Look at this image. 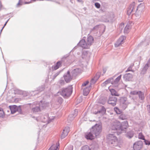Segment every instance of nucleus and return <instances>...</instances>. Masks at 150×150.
<instances>
[{
  "instance_id": "nucleus-22",
  "label": "nucleus",
  "mask_w": 150,
  "mask_h": 150,
  "mask_svg": "<svg viewBox=\"0 0 150 150\" xmlns=\"http://www.w3.org/2000/svg\"><path fill=\"white\" fill-rule=\"evenodd\" d=\"M88 45L90 47L92 45L93 42V38L91 36H90L88 37L86 41Z\"/></svg>"
},
{
  "instance_id": "nucleus-34",
  "label": "nucleus",
  "mask_w": 150,
  "mask_h": 150,
  "mask_svg": "<svg viewBox=\"0 0 150 150\" xmlns=\"http://www.w3.org/2000/svg\"><path fill=\"white\" fill-rule=\"evenodd\" d=\"M59 146V145H55L53 144L51 146L48 150H58V146Z\"/></svg>"
},
{
  "instance_id": "nucleus-58",
  "label": "nucleus",
  "mask_w": 150,
  "mask_h": 150,
  "mask_svg": "<svg viewBox=\"0 0 150 150\" xmlns=\"http://www.w3.org/2000/svg\"><path fill=\"white\" fill-rule=\"evenodd\" d=\"M30 3V2H25V4H29Z\"/></svg>"
},
{
  "instance_id": "nucleus-30",
  "label": "nucleus",
  "mask_w": 150,
  "mask_h": 150,
  "mask_svg": "<svg viewBox=\"0 0 150 150\" xmlns=\"http://www.w3.org/2000/svg\"><path fill=\"white\" fill-rule=\"evenodd\" d=\"M106 112V109L103 106L101 107L100 110L98 111L96 114H97L98 113H100L102 115L105 114Z\"/></svg>"
},
{
  "instance_id": "nucleus-64",
  "label": "nucleus",
  "mask_w": 150,
  "mask_h": 150,
  "mask_svg": "<svg viewBox=\"0 0 150 150\" xmlns=\"http://www.w3.org/2000/svg\"><path fill=\"white\" fill-rule=\"evenodd\" d=\"M55 2L56 3H57L59 4V3H58V2H57V1H55Z\"/></svg>"
},
{
  "instance_id": "nucleus-59",
  "label": "nucleus",
  "mask_w": 150,
  "mask_h": 150,
  "mask_svg": "<svg viewBox=\"0 0 150 150\" xmlns=\"http://www.w3.org/2000/svg\"><path fill=\"white\" fill-rule=\"evenodd\" d=\"M77 0L78 2H81L82 1V0Z\"/></svg>"
},
{
  "instance_id": "nucleus-25",
  "label": "nucleus",
  "mask_w": 150,
  "mask_h": 150,
  "mask_svg": "<svg viewBox=\"0 0 150 150\" xmlns=\"http://www.w3.org/2000/svg\"><path fill=\"white\" fill-rule=\"evenodd\" d=\"M149 67H150V65L146 63L142 70L141 74H144L146 73Z\"/></svg>"
},
{
  "instance_id": "nucleus-48",
  "label": "nucleus",
  "mask_w": 150,
  "mask_h": 150,
  "mask_svg": "<svg viewBox=\"0 0 150 150\" xmlns=\"http://www.w3.org/2000/svg\"><path fill=\"white\" fill-rule=\"evenodd\" d=\"M97 81V80H96V79H94V78H92L91 79L90 82L91 85H92L94 84Z\"/></svg>"
},
{
  "instance_id": "nucleus-8",
  "label": "nucleus",
  "mask_w": 150,
  "mask_h": 150,
  "mask_svg": "<svg viewBox=\"0 0 150 150\" xmlns=\"http://www.w3.org/2000/svg\"><path fill=\"white\" fill-rule=\"evenodd\" d=\"M129 103L127 100L126 98L123 97L121 98L120 105L123 109H125Z\"/></svg>"
},
{
  "instance_id": "nucleus-43",
  "label": "nucleus",
  "mask_w": 150,
  "mask_h": 150,
  "mask_svg": "<svg viewBox=\"0 0 150 150\" xmlns=\"http://www.w3.org/2000/svg\"><path fill=\"white\" fill-rule=\"evenodd\" d=\"M100 73L99 72L97 73L96 74V75L94 77V79H96V80H97L100 77Z\"/></svg>"
},
{
  "instance_id": "nucleus-28",
  "label": "nucleus",
  "mask_w": 150,
  "mask_h": 150,
  "mask_svg": "<svg viewBox=\"0 0 150 150\" xmlns=\"http://www.w3.org/2000/svg\"><path fill=\"white\" fill-rule=\"evenodd\" d=\"M61 62L60 61L58 62H57L56 64L54 66H53L52 67V69L53 70H56L61 65Z\"/></svg>"
},
{
  "instance_id": "nucleus-18",
  "label": "nucleus",
  "mask_w": 150,
  "mask_h": 150,
  "mask_svg": "<svg viewBox=\"0 0 150 150\" xmlns=\"http://www.w3.org/2000/svg\"><path fill=\"white\" fill-rule=\"evenodd\" d=\"M128 122L127 121L123 122L121 125L120 123V129L121 130V131H122L124 129H126L128 127Z\"/></svg>"
},
{
  "instance_id": "nucleus-51",
  "label": "nucleus",
  "mask_w": 150,
  "mask_h": 150,
  "mask_svg": "<svg viewBox=\"0 0 150 150\" xmlns=\"http://www.w3.org/2000/svg\"><path fill=\"white\" fill-rule=\"evenodd\" d=\"M22 0H19V1L17 4V6L19 7L22 4Z\"/></svg>"
},
{
  "instance_id": "nucleus-41",
  "label": "nucleus",
  "mask_w": 150,
  "mask_h": 150,
  "mask_svg": "<svg viewBox=\"0 0 150 150\" xmlns=\"http://www.w3.org/2000/svg\"><path fill=\"white\" fill-rule=\"evenodd\" d=\"M138 138L139 139L144 140L145 139L144 136L142 133H140L138 135Z\"/></svg>"
},
{
  "instance_id": "nucleus-19",
  "label": "nucleus",
  "mask_w": 150,
  "mask_h": 150,
  "mask_svg": "<svg viewBox=\"0 0 150 150\" xmlns=\"http://www.w3.org/2000/svg\"><path fill=\"white\" fill-rule=\"evenodd\" d=\"M40 120L43 122L46 123L47 124L49 123L48 115L46 114L45 115L41 116Z\"/></svg>"
},
{
  "instance_id": "nucleus-16",
  "label": "nucleus",
  "mask_w": 150,
  "mask_h": 150,
  "mask_svg": "<svg viewBox=\"0 0 150 150\" xmlns=\"http://www.w3.org/2000/svg\"><path fill=\"white\" fill-rule=\"evenodd\" d=\"M126 37L124 36H122L118 39L115 45V47H117L120 46V45L123 43V41L125 39Z\"/></svg>"
},
{
  "instance_id": "nucleus-42",
  "label": "nucleus",
  "mask_w": 150,
  "mask_h": 150,
  "mask_svg": "<svg viewBox=\"0 0 150 150\" xmlns=\"http://www.w3.org/2000/svg\"><path fill=\"white\" fill-rule=\"evenodd\" d=\"M81 150H91L88 146H85L82 147Z\"/></svg>"
},
{
  "instance_id": "nucleus-11",
  "label": "nucleus",
  "mask_w": 150,
  "mask_h": 150,
  "mask_svg": "<svg viewBox=\"0 0 150 150\" xmlns=\"http://www.w3.org/2000/svg\"><path fill=\"white\" fill-rule=\"evenodd\" d=\"M117 100L116 98L113 96H112L110 97L108 101V103L112 106H114L116 104Z\"/></svg>"
},
{
  "instance_id": "nucleus-1",
  "label": "nucleus",
  "mask_w": 150,
  "mask_h": 150,
  "mask_svg": "<svg viewBox=\"0 0 150 150\" xmlns=\"http://www.w3.org/2000/svg\"><path fill=\"white\" fill-rule=\"evenodd\" d=\"M116 133H117V132H115L114 134H109L107 136V139L109 144L111 146L120 147L121 143L119 141L117 140V137L115 135Z\"/></svg>"
},
{
  "instance_id": "nucleus-32",
  "label": "nucleus",
  "mask_w": 150,
  "mask_h": 150,
  "mask_svg": "<svg viewBox=\"0 0 150 150\" xmlns=\"http://www.w3.org/2000/svg\"><path fill=\"white\" fill-rule=\"evenodd\" d=\"M138 95L139 96V98L141 100H143L144 99V94L143 92L141 91H139V93Z\"/></svg>"
},
{
  "instance_id": "nucleus-21",
  "label": "nucleus",
  "mask_w": 150,
  "mask_h": 150,
  "mask_svg": "<svg viewBox=\"0 0 150 150\" xmlns=\"http://www.w3.org/2000/svg\"><path fill=\"white\" fill-rule=\"evenodd\" d=\"M81 72V69L79 68H76L73 70L72 71V74L74 76H76Z\"/></svg>"
},
{
  "instance_id": "nucleus-20",
  "label": "nucleus",
  "mask_w": 150,
  "mask_h": 150,
  "mask_svg": "<svg viewBox=\"0 0 150 150\" xmlns=\"http://www.w3.org/2000/svg\"><path fill=\"white\" fill-rule=\"evenodd\" d=\"M95 136L94 134L90 131V132L87 133L86 134V138L88 139L92 140L94 139L95 138Z\"/></svg>"
},
{
  "instance_id": "nucleus-40",
  "label": "nucleus",
  "mask_w": 150,
  "mask_h": 150,
  "mask_svg": "<svg viewBox=\"0 0 150 150\" xmlns=\"http://www.w3.org/2000/svg\"><path fill=\"white\" fill-rule=\"evenodd\" d=\"M4 116V112L2 108H0V117L3 118Z\"/></svg>"
},
{
  "instance_id": "nucleus-50",
  "label": "nucleus",
  "mask_w": 150,
  "mask_h": 150,
  "mask_svg": "<svg viewBox=\"0 0 150 150\" xmlns=\"http://www.w3.org/2000/svg\"><path fill=\"white\" fill-rule=\"evenodd\" d=\"M89 83V81H87L83 83L81 87L82 88H84L83 87L86 86Z\"/></svg>"
},
{
  "instance_id": "nucleus-37",
  "label": "nucleus",
  "mask_w": 150,
  "mask_h": 150,
  "mask_svg": "<svg viewBox=\"0 0 150 150\" xmlns=\"http://www.w3.org/2000/svg\"><path fill=\"white\" fill-rule=\"evenodd\" d=\"M114 110L117 114H120L122 112L121 110L119 109L118 108L115 107L114 108Z\"/></svg>"
},
{
  "instance_id": "nucleus-5",
  "label": "nucleus",
  "mask_w": 150,
  "mask_h": 150,
  "mask_svg": "<svg viewBox=\"0 0 150 150\" xmlns=\"http://www.w3.org/2000/svg\"><path fill=\"white\" fill-rule=\"evenodd\" d=\"M103 28V26L100 25H97L91 29L90 33L93 35H96L98 33H100L101 30Z\"/></svg>"
},
{
  "instance_id": "nucleus-35",
  "label": "nucleus",
  "mask_w": 150,
  "mask_h": 150,
  "mask_svg": "<svg viewBox=\"0 0 150 150\" xmlns=\"http://www.w3.org/2000/svg\"><path fill=\"white\" fill-rule=\"evenodd\" d=\"M119 118L121 120H123L127 119V117L125 114L122 113L120 115Z\"/></svg>"
},
{
  "instance_id": "nucleus-63",
  "label": "nucleus",
  "mask_w": 150,
  "mask_h": 150,
  "mask_svg": "<svg viewBox=\"0 0 150 150\" xmlns=\"http://www.w3.org/2000/svg\"><path fill=\"white\" fill-rule=\"evenodd\" d=\"M80 99H81L80 100V101H79V102H80L82 101V99H81V98Z\"/></svg>"
},
{
  "instance_id": "nucleus-49",
  "label": "nucleus",
  "mask_w": 150,
  "mask_h": 150,
  "mask_svg": "<svg viewBox=\"0 0 150 150\" xmlns=\"http://www.w3.org/2000/svg\"><path fill=\"white\" fill-rule=\"evenodd\" d=\"M54 116H52L50 117L48 116V121L49 122V123L52 121L54 119Z\"/></svg>"
},
{
  "instance_id": "nucleus-38",
  "label": "nucleus",
  "mask_w": 150,
  "mask_h": 150,
  "mask_svg": "<svg viewBox=\"0 0 150 150\" xmlns=\"http://www.w3.org/2000/svg\"><path fill=\"white\" fill-rule=\"evenodd\" d=\"M121 75H120L118 77H117L115 80L114 82V84H117V83L120 80L121 78Z\"/></svg>"
},
{
  "instance_id": "nucleus-3",
  "label": "nucleus",
  "mask_w": 150,
  "mask_h": 150,
  "mask_svg": "<svg viewBox=\"0 0 150 150\" xmlns=\"http://www.w3.org/2000/svg\"><path fill=\"white\" fill-rule=\"evenodd\" d=\"M72 86H70L67 88H63L61 93V95L65 98H68L72 93Z\"/></svg>"
},
{
  "instance_id": "nucleus-15",
  "label": "nucleus",
  "mask_w": 150,
  "mask_h": 150,
  "mask_svg": "<svg viewBox=\"0 0 150 150\" xmlns=\"http://www.w3.org/2000/svg\"><path fill=\"white\" fill-rule=\"evenodd\" d=\"M69 131V127H65L63 130V131L61 134V139H63L67 135Z\"/></svg>"
},
{
  "instance_id": "nucleus-44",
  "label": "nucleus",
  "mask_w": 150,
  "mask_h": 150,
  "mask_svg": "<svg viewBox=\"0 0 150 150\" xmlns=\"http://www.w3.org/2000/svg\"><path fill=\"white\" fill-rule=\"evenodd\" d=\"M58 83L59 85H60L61 86H62L64 84L65 81L64 80L61 79L59 80Z\"/></svg>"
},
{
  "instance_id": "nucleus-17",
  "label": "nucleus",
  "mask_w": 150,
  "mask_h": 150,
  "mask_svg": "<svg viewBox=\"0 0 150 150\" xmlns=\"http://www.w3.org/2000/svg\"><path fill=\"white\" fill-rule=\"evenodd\" d=\"M133 77L132 75L130 73L125 74L123 77L124 80L126 81H131Z\"/></svg>"
},
{
  "instance_id": "nucleus-2",
  "label": "nucleus",
  "mask_w": 150,
  "mask_h": 150,
  "mask_svg": "<svg viewBox=\"0 0 150 150\" xmlns=\"http://www.w3.org/2000/svg\"><path fill=\"white\" fill-rule=\"evenodd\" d=\"M42 104V102L39 103L38 101H35L32 104H30L31 112L36 113L40 112L42 110V108L40 106H41Z\"/></svg>"
},
{
  "instance_id": "nucleus-10",
  "label": "nucleus",
  "mask_w": 150,
  "mask_h": 150,
  "mask_svg": "<svg viewBox=\"0 0 150 150\" xmlns=\"http://www.w3.org/2000/svg\"><path fill=\"white\" fill-rule=\"evenodd\" d=\"M72 74L71 75L70 74V71H68L67 73L65 74L64 75V79L67 83H68L72 79L73 77Z\"/></svg>"
},
{
  "instance_id": "nucleus-52",
  "label": "nucleus",
  "mask_w": 150,
  "mask_h": 150,
  "mask_svg": "<svg viewBox=\"0 0 150 150\" xmlns=\"http://www.w3.org/2000/svg\"><path fill=\"white\" fill-rule=\"evenodd\" d=\"M95 5L96 7L97 8H99L100 7V4L96 2L95 4Z\"/></svg>"
},
{
  "instance_id": "nucleus-26",
  "label": "nucleus",
  "mask_w": 150,
  "mask_h": 150,
  "mask_svg": "<svg viewBox=\"0 0 150 150\" xmlns=\"http://www.w3.org/2000/svg\"><path fill=\"white\" fill-rule=\"evenodd\" d=\"M78 112V111L77 109H75L74 110V114L73 115V116L72 115H70L68 117V119L70 120H72L77 115Z\"/></svg>"
},
{
  "instance_id": "nucleus-54",
  "label": "nucleus",
  "mask_w": 150,
  "mask_h": 150,
  "mask_svg": "<svg viewBox=\"0 0 150 150\" xmlns=\"http://www.w3.org/2000/svg\"><path fill=\"white\" fill-rule=\"evenodd\" d=\"M58 101L59 103H61L63 101V99L62 98L59 97L58 98Z\"/></svg>"
},
{
  "instance_id": "nucleus-29",
  "label": "nucleus",
  "mask_w": 150,
  "mask_h": 150,
  "mask_svg": "<svg viewBox=\"0 0 150 150\" xmlns=\"http://www.w3.org/2000/svg\"><path fill=\"white\" fill-rule=\"evenodd\" d=\"M133 132L132 131L130 130L127 131L126 134V136L127 137L131 138L133 137Z\"/></svg>"
},
{
  "instance_id": "nucleus-57",
  "label": "nucleus",
  "mask_w": 150,
  "mask_h": 150,
  "mask_svg": "<svg viewBox=\"0 0 150 150\" xmlns=\"http://www.w3.org/2000/svg\"><path fill=\"white\" fill-rule=\"evenodd\" d=\"M23 94H24V93H25L26 94V96H27L28 94V93H26V91H24L23 92Z\"/></svg>"
},
{
  "instance_id": "nucleus-14",
  "label": "nucleus",
  "mask_w": 150,
  "mask_h": 150,
  "mask_svg": "<svg viewBox=\"0 0 150 150\" xmlns=\"http://www.w3.org/2000/svg\"><path fill=\"white\" fill-rule=\"evenodd\" d=\"M11 112L12 114L15 113L16 112H20L21 111V108L15 105L9 106Z\"/></svg>"
},
{
  "instance_id": "nucleus-12",
  "label": "nucleus",
  "mask_w": 150,
  "mask_h": 150,
  "mask_svg": "<svg viewBox=\"0 0 150 150\" xmlns=\"http://www.w3.org/2000/svg\"><path fill=\"white\" fill-rule=\"evenodd\" d=\"M142 146V142L141 141L135 142L133 145V149L134 150H139Z\"/></svg>"
},
{
  "instance_id": "nucleus-6",
  "label": "nucleus",
  "mask_w": 150,
  "mask_h": 150,
  "mask_svg": "<svg viewBox=\"0 0 150 150\" xmlns=\"http://www.w3.org/2000/svg\"><path fill=\"white\" fill-rule=\"evenodd\" d=\"M144 8V3H141L138 6L134 13L135 16L137 17L139 16L140 15L143 11Z\"/></svg>"
},
{
  "instance_id": "nucleus-62",
  "label": "nucleus",
  "mask_w": 150,
  "mask_h": 150,
  "mask_svg": "<svg viewBox=\"0 0 150 150\" xmlns=\"http://www.w3.org/2000/svg\"><path fill=\"white\" fill-rule=\"evenodd\" d=\"M46 1H54L52 0H46Z\"/></svg>"
},
{
  "instance_id": "nucleus-4",
  "label": "nucleus",
  "mask_w": 150,
  "mask_h": 150,
  "mask_svg": "<svg viewBox=\"0 0 150 150\" xmlns=\"http://www.w3.org/2000/svg\"><path fill=\"white\" fill-rule=\"evenodd\" d=\"M91 132L93 133L96 137L98 136L102 130L101 126L100 124H96L91 129Z\"/></svg>"
},
{
  "instance_id": "nucleus-39",
  "label": "nucleus",
  "mask_w": 150,
  "mask_h": 150,
  "mask_svg": "<svg viewBox=\"0 0 150 150\" xmlns=\"http://www.w3.org/2000/svg\"><path fill=\"white\" fill-rule=\"evenodd\" d=\"M133 66L134 64H131L128 68L126 70V72H127L129 71H132L134 72V71H133L132 70V68L133 67Z\"/></svg>"
},
{
  "instance_id": "nucleus-36",
  "label": "nucleus",
  "mask_w": 150,
  "mask_h": 150,
  "mask_svg": "<svg viewBox=\"0 0 150 150\" xmlns=\"http://www.w3.org/2000/svg\"><path fill=\"white\" fill-rule=\"evenodd\" d=\"M44 89V86H42L41 87H40L38 89V91H35L33 92L34 93V95L35 94L38 93V92L39 91L41 92V91H42Z\"/></svg>"
},
{
  "instance_id": "nucleus-7",
  "label": "nucleus",
  "mask_w": 150,
  "mask_h": 150,
  "mask_svg": "<svg viewBox=\"0 0 150 150\" xmlns=\"http://www.w3.org/2000/svg\"><path fill=\"white\" fill-rule=\"evenodd\" d=\"M136 6L135 5V3L134 2H132L131 4L128 8L127 11V14L129 15L131 14H133L135 10Z\"/></svg>"
},
{
  "instance_id": "nucleus-61",
  "label": "nucleus",
  "mask_w": 150,
  "mask_h": 150,
  "mask_svg": "<svg viewBox=\"0 0 150 150\" xmlns=\"http://www.w3.org/2000/svg\"><path fill=\"white\" fill-rule=\"evenodd\" d=\"M143 1V0H138V1H139V2H142V1Z\"/></svg>"
},
{
  "instance_id": "nucleus-53",
  "label": "nucleus",
  "mask_w": 150,
  "mask_h": 150,
  "mask_svg": "<svg viewBox=\"0 0 150 150\" xmlns=\"http://www.w3.org/2000/svg\"><path fill=\"white\" fill-rule=\"evenodd\" d=\"M144 142L146 145H150V141H149L147 140H146L145 139H144Z\"/></svg>"
},
{
  "instance_id": "nucleus-33",
  "label": "nucleus",
  "mask_w": 150,
  "mask_h": 150,
  "mask_svg": "<svg viewBox=\"0 0 150 150\" xmlns=\"http://www.w3.org/2000/svg\"><path fill=\"white\" fill-rule=\"evenodd\" d=\"M112 80V78H110L107 79L101 84L102 86L104 87L106 86L107 84L111 82Z\"/></svg>"
},
{
  "instance_id": "nucleus-9",
  "label": "nucleus",
  "mask_w": 150,
  "mask_h": 150,
  "mask_svg": "<svg viewBox=\"0 0 150 150\" xmlns=\"http://www.w3.org/2000/svg\"><path fill=\"white\" fill-rule=\"evenodd\" d=\"M120 122L118 121H116L115 122L111 124L110 128L112 130H120Z\"/></svg>"
},
{
  "instance_id": "nucleus-31",
  "label": "nucleus",
  "mask_w": 150,
  "mask_h": 150,
  "mask_svg": "<svg viewBox=\"0 0 150 150\" xmlns=\"http://www.w3.org/2000/svg\"><path fill=\"white\" fill-rule=\"evenodd\" d=\"M131 28L130 25L127 24L124 29V33H127L129 31V29Z\"/></svg>"
},
{
  "instance_id": "nucleus-23",
  "label": "nucleus",
  "mask_w": 150,
  "mask_h": 150,
  "mask_svg": "<svg viewBox=\"0 0 150 150\" xmlns=\"http://www.w3.org/2000/svg\"><path fill=\"white\" fill-rule=\"evenodd\" d=\"M91 86H89L88 87L83 88V94L84 95L86 96L88 94Z\"/></svg>"
},
{
  "instance_id": "nucleus-13",
  "label": "nucleus",
  "mask_w": 150,
  "mask_h": 150,
  "mask_svg": "<svg viewBox=\"0 0 150 150\" xmlns=\"http://www.w3.org/2000/svg\"><path fill=\"white\" fill-rule=\"evenodd\" d=\"M78 44L83 49H87L89 48L86 42L84 39H82L80 40Z\"/></svg>"
},
{
  "instance_id": "nucleus-60",
  "label": "nucleus",
  "mask_w": 150,
  "mask_h": 150,
  "mask_svg": "<svg viewBox=\"0 0 150 150\" xmlns=\"http://www.w3.org/2000/svg\"><path fill=\"white\" fill-rule=\"evenodd\" d=\"M3 28H4V27H3L1 29V32L2 30H3Z\"/></svg>"
},
{
  "instance_id": "nucleus-56",
  "label": "nucleus",
  "mask_w": 150,
  "mask_h": 150,
  "mask_svg": "<svg viewBox=\"0 0 150 150\" xmlns=\"http://www.w3.org/2000/svg\"><path fill=\"white\" fill-rule=\"evenodd\" d=\"M147 63L148 64H149V65H150V58L149 59Z\"/></svg>"
},
{
  "instance_id": "nucleus-24",
  "label": "nucleus",
  "mask_w": 150,
  "mask_h": 150,
  "mask_svg": "<svg viewBox=\"0 0 150 150\" xmlns=\"http://www.w3.org/2000/svg\"><path fill=\"white\" fill-rule=\"evenodd\" d=\"M42 102V105L40 107H41L42 110L45 108L46 107L49 106V103L46 102L45 101H40L39 103Z\"/></svg>"
},
{
  "instance_id": "nucleus-45",
  "label": "nucleus",
  "mask_w": 150,
  "mask_h": 150,
  "mask_svg": "<svg viewBox=\"0 0 150 150\" xmlns=\"http://www.w3.org/2000/svg\"><path fill=\"white\" fill-rule=\"evenodd\" d=\"M138 93L139 91H134L130 92V94L132 95H138Z\"/></svg>"
},
{
  "instance_id": "nucleus-46",
  "label": "nucleus",
  "mask_w": 150,
  "mask_h": 150,
  "mask_svg": "<svg viewBox=\"0 0 150 150\" xmlns=\"http://www.w3.org/2000/svg\"><path fill=\"white\" fill-rule=\"evenodd\" d=\"M124 26V24L123 23H120L119 26V28L120 30H122Z\"/></svg>"
},
{
  "instance_id": "nucleus-55",
  "label": "nucleus",
  "mask_w": 150,
  "mask_h": 150,
  "mask_svg": "<svg viewBox=\"0 0 150 150\" xmlns=\"http://www.w3.org/2000/svg\"><path fill=\"white\" fill-rule=\"evenodd\" d=\"M9 19H8L6 21V22L5 23V24H4V26L3 27H4H4L6 25L7 23V22H8V21H9Z\"/></svg>"
},
{
  "instance_id": "nucleus-47",
  "label": "nucleus",
  "mask_w": 150,
  "mask_h": 150,
  "mask_svg": "<svg viewBox=\"0 0 150 150\" xmlns=\"http://www.w3.org/2000/svg\"><path fill=\"white\" fill-rule=\"evenodd\" d=\"M60 73V71L57 72L56 74H55L54 75L52 76V79H54Z\"/></svg>"
},
{
  "instance_id": "nucleus-27",
  "label": "nucleus",
  "mask_w": 150,
  "mask_h": 150,
  "mask_svg": "<svg viewBox=\"0 0 150 150\" xmlns=\"http://www.w3.org/2000/svg\"><path fill=\"white\" fill-rule=\"evenodd\" d=\"M108 88L109 90V91L111 93V94L112 96H119V94L117 93L116 91L114 89H110V87H108Z\"/></svg>"
}]
</instances>
